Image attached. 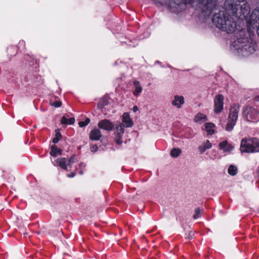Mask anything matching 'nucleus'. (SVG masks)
I'll return each instance as SVG.
<instances>
[{"label":"nucleus","instance_id":"nucleus-36","mask_svg":"<svg viewBox=\"0 0 259 259\" xmlns=\"http://www.w3.org/2000/svg\"><path fill=\"white\" fill-rule=\"evenodd\" d=\"M138 110V108L137 106H134L133 107V110L134 112H136Z\"/></svg>","mask_w":259,"mask_h":259},{"label":"nucleus","instance_id":"nucleus-8","mask_svg":"<svg viewBox=\"0 0 259 259\" xmlns=\"http://www.w3.org/2000/svg\"><path fill=\"white\" fill-rule=\"evenodd\" d=\"M169 7L175 12L182 11L186 7V0H169Z\"/></svg>","mask_w":259,"mask_h":259},{"label":"nucleus","instance_id":"nucleus-35","mask_svg":"<svg viewBox=\"0 0 259 259\" xmlns=\"http://www.w3.org/2000/svg\"><path fill=\"white\" fill-rule=\"evenodd\" d=\"M84 122H85V123L87 124V125H88L90 123V118H87L85 119V120L84 121Z\"/></svg>","mask_w":259,"mask_h":259},{"label":"nucleus","instance_id":"nucleus-7","mask_svg":"<svg viewBox=\"0 0 259 259\" xmlns=\"http://www.w3.org/2000/svg\"><path fill=\"white\" fill-rule=\"evenodd\" d=\"M229 17L224 11H220L214 15L212 21L216 27L220 29Z\"/></svg>","mask_w":259,"mask_h":259},{"label":"nucleus","instance_id":"nucleus-31","mask_svg":"<svg viewBox=\"0 0 259 259\" xmlns=\"http://www.w3.org/2000/svg\"><path fill=\"white\" fill-rule=\"evenodd\" d=\"M98 147L97 145H92L91 146V150L93 152H95L97 151Z\"/></svg>","mask_w":259,"mask_h":259},{"label":"nucleus","instance_id":"nucleus-12","mask_svg":"<svg viewBox=\"0 0 259 259\" xmlns=\"http://www.w3.org/2000/svg\"><path fill=\"white\" fill-rule=\"evenodd\" d=\"M98 125L100 128L107 131H111L114 127L113 123L110 120L106 119L100 120L98 122Z\"/></svg>","mask_w":259,"mask_h":259},{"label":"nucleus","instance_id":"nucleus-37","mask_svg":"<svg viewBox=\"0 0 259 259\" xmlns=\"http://www.w3.org/2000/svg\"><path fill=\"white\" fill-rule=\"evenodd\" d=\"M79 166H82V167H84V166H84V164H83V163H80L79 164Z\"/></svg>","mask_w":259,"mask_h":259},{"label":"nucleus","instance_id":"nucleus-32","mask_svg":"<svg viewBox=\"0 0 259 259\" xmlns=\"http://www.w3.org/2000/svg\"><path fill=\"white\" fill-rule=\"evenodd\" d=\"M254 102L256 106H259V96H256L254 98Z\"/></svg>","mask_w":259,"mask_h":259},{"label":"nucleus","instance_id":"nucleus-3","mask_svg":"<svg viewBox=\"0 0 259 259\" xmlns=\"http://www.w3.org/2000/svg\"><path fill=\"white\" fill-rule=\"evenodd\" d=\"M189 3L196 9L201 11V15L205 18L209 16L214 9L217 0H188Z\"/></svg>","mask_w":259,"mask_h":259},{"label":"nucleus","instance_id":"nucleus-18","mask_svg":"<svg viewBox=\"0 0 259 259\" xmlns=\"http://www.w3.org/2000/svg\"><path fill=\"white\" fill-rule=\"evenodd\" d=\"M56 163L54 164L55 165L57 164L60 166L61 168L66 170L67 164H66V159L64 157L58 158L55 160Z\"/></svg>","mask_w":259,"mask_h":259},{"label":"nucleus","instance_id":"nucleus-27","mask_svg":"<svg viewBox=\"0 0 259 259\" xmlns=\"http://www.w3.org/2000/svg\"><path fill=\"white\" fill-rule=\"evenodd\" d=\"M108 104V101L106 98H102L100 102L99 103L98 106L99 107L102 108L105 105Z\"/></svg>","mask_w":259,"mask_h":259},{"label":"nucleus","instance_id":"nucleus-26","mask_svg":"<svg viewBox=\"0 0 259 259\" xmlns=\"http://www.w3.org/2000/svg\"><path fill=\"white\" fill-rule=\"evenodd\" d=\"M181 153L179 148H173L170 151V155L173 157H178Z\"/></svg>","mask_w":259,"mask_h":259},{"label":"nucleus","instance_id":"nucleus-22","mask_svg":"<svg viewBox=\"0 0 259 259\" xmlns=\"http://www.w3.org/2000/svg\"><path fill=\"white\" fill-rule=\"evenodd\" d=\"M207 120V117L204 114L199 113L195 117L194 121L195 122H203Z\"/></svg>","mask_w":259,"mask_h":259},{"label":"nucleus","instance_id":"nucleus-16","mask_svg":"<svg viewBox=\"0 0 259 259\" xmlns=\"http://www.w3.org/2000/svg\"><path fill=\"white\" fill-rule=\"evenodd\" d=\"M219 146L220 149L223 150L224 152H229L234 148L233 146L229 144L227 141H224L221 142Z\"/></svg>","mask_w":259,"mask_h":259},{"label":"nucleus","instance_id":"nucleus-28","mask_svg":"<svg viewBox=\"0 0 259 259\" xmlns=\"http://www.w3.org/2000/svg\"><path fill=\"white\" fill-rule=\"evenodd\" d=\"M203 210H201L199 207H197L196 208L195 210V213L193 215V218L194 219H196L201 217V213L202 212Z\"/></svg>","mask_w":259,"mask_h":259},{"label":"nucleus","instance_id":"nucleus-2","mask_svg":"<svg viewBox=\"0 0 259 259\" xmlns=\"http://www.w3.org/2000/svg\"><path fill=\"white\" fill-rule=\"evenodd\" d=\"M224 7L227 11L230 12L235 17L240 20H245L247 26L249 24L250 15V7L245 0L233 2L232 0H226Z\"/></svg>","mask_w":259,"mask_h":259},{"label":"nucleus","instance_id":"nucleus-4","mask_svg":"<svg viewBox=\"0 0 259 259\" xmlns=\"http://www.w3.org/2000/svg\"><path fill=\"white\" fill-rule=\"evenodd\" d=\"M240 149L241 152H259V139L256 138L242 139Z\"/></svg>","mask_w":259,"mask_h":259},{"label":"nucleus","instance_id":"nucleus-10","mask_svg":"<svg viewBox=\"0 0 259 259\" xmlns=\"http://www.w3.org/2000/svg\"><path fill=\"white\" fill-rule=\"evenodd\" d=\"M224 107V96L219 94L215 96L214 99V111L215 113L219 114L223 110Z\"/></svg>","mask_w":259,"mask_h":259},{"label":"nucleus","instance_id":"nucleus-25","mask_svg":"<svg viewBox=\"0 0 259 259\" xmlns=\"http://www.w3.org/2000/svg\"><path fill=\"white\" fill-rule=\"evenodd\" d=\"M56 135H55V138H54L53 139V142L54 144L57 143L61 139L62 136L61 133H60V131L58 129H57L56 131Z\"/></svg>","mask_w":259,"mask_h":259},{"label":"nucleus","instance_id":"nucleus-20","mask_svg":"<svg viewBox=\"0 0 259 259\" xmlns=\"http://www.w3.org/2000/svg\"><path fill=\"white\" fill-rule=\"evenodd\" d=\"M62 150L58 148L56 145H53L51 146L50 155L53 157H55L57 154L61 155L62 154Z\"/></svg>","mask_w":259,"mask_h":259},{"label":"nucleus","instance_id":"nucleus-33","mask_svg":"<svg viewBox=\"0 0 259 259\" xmlns=\"http://www.w3.org/2000/svg\"><path fill=\"white\" fill-rule=\"evenodd\" d=\"M78 124L80 127H84L87 125V124L85 123V122L83 121L79 122Z\"/></svg>","mask_w":259,"mask_h":259},{"label":"nucleus","instance_id":"nucleus-19","mask_svg":"<svg viewBox=\"0 0 259 259\" xmlns=\"http://www.w3.org/2000/svg\"><path fill=\"white\" fill-rule=\"evenodd\" d=\"M205 128L206 131L209 135H212L214 133V126L215 125L214 123L209 122V123H205L204 124Z\"/></svg>","mask_w":259,"mask_h":259},{"label":"nucleus","instance_id":"nucleus-34","mask_svg":"<svg viewBox=\"0 0 259 259\" xmlns=\"http://www.w3.org/2000/svg\"><path fill=\"white\" fill-rule=\"evenodd\" d=\"M75 176V173L74 172H72L70 174H68L67 176L68 178H73Z\"/></svg>","mask_w":259,"mask_h":259},{"label":"nucleus","instance_id":"nucleus-21","mask_svg":"<svg viewBox=\"0 0 259 259\" xmlns=\"http://www.w3.org/2000/svg\"><path fill=\"white\" fill-rule=\"evenodd\" d=\"M134 85L135 87V91L134 94L136 96H138L142 91V88L141 87L139 81L135 80L134 82Z\"/></svg>","mask_w":259,"mask_h":259},{"label":"nucleus","instance_id":"nucleus-6","mask_svg":"<svg viewBox=\"0 0 259 259\" xmlns=\"http://www.w3.org/2000/svg\"><path fill=\"white\" fill-rule=\"evenodd\" d=\"M242 116L248 122H257L259 120V111L250 106H245L242 110Z\"/></svg>","mask_w":259,"mask_h":259},{"label":"nucleus","instance_id":"nucleus-24","mask_svg":"<svg viewBox=\"0 0 259 259\" xmlns=\"http://www.w3.org/2000/svg\"><path fill=\"white\" fill-rule=\"evenodd\" d=\"M228 172L230 175L234 176L237 174L238 169L236 166L231 165L228 168Z\"/></svg>","mask_w":259,"mask_h":259},{"label":"nucleus","instance_id":"nucleus-14","mask_svg":"<svg viewBox=\"0 0 259 259\" xmlns=\"http://www.w3.org/2000/svg\"><path fill=\"white\" fill-rule=\"evenodd\" d=\"M102 137V134L100 130L95 128L93 130L90 134V139L92 141H98Z\"/></svg>","mask_w":259,"mask_h":259},{"label":"nucleus","instance_id":"nucleus-30","mask_svg":"<svg viewBox=\"0 0 259 259\" xmlns=\"http://www.w3.org/2000/svg\"><path fill=\"white\" fill-rule=\"evenodd\" d=\"M75 162V155H72L69 159V162L68 163L67 165H70L72 163H73Z\"/></svg>","mask_w":259,"mask_h":259},{"label":"nucleus","instance_id":"nucleus-23","mask_svg":"<svg viewBox=\"0 0 259 259\" xmlns=\"http://www.w3.org/2000/svg\"><path fill=\"white\" fill-rule=\"evenodd\" d=\"M75 122V119L73 117L67 119L65 116H63L61 119V123L62 124H73Z\"/></svg>","mask_w":259,"mask_h":259},{"label":"nucleus","instance_id":"nucleus-13","mask_svg":"<svg viewBox=\"0 0 259 259\" xmlns=\"http://www.w3.org/2000/svg\"><path fill=\"white\" fill-rule=\"evenodd\" d=\"M122 123L123 126L130 127L133 125V122L130 118L129 113L125 112L122 115Z\"/></svg>","mask_w":259,"mask_h":259},{"label":"nucleus","instance_id":"nucleus-15","mask_svg":"<svg viewBox=\"0 0 259 259\" xmlns=\"http://www.w3.org/2000/svg\"><path fill=\"white\" fill-rule=\"evenodd\" d=\"M171 104L173 106L177 107L178 108H181L182 105L184 104V98L183 96L176 95L174 97V100L172 101Z\"/></svg>","mask_w":259,"mask_h":259},{"label":"nucleus","instance_id":"nucleus-29","mask_svg":"<svg viewBox=\"0 0 259 259\" xmlns=\"http://www.w3.org/2000/svg\"><path fill=\"white\" fill-rule=\"evenodd\" d=\"M50 104L55 107H59L61 106L62 103L60 101L52 102L51 101Z\"/></svg>","mask_w":259,"mask_h":259},{"label":"nucleus","instance_id":"nucleus-11","mask_svg":"<svg viewBox=\"0 0 259 259\" xmlns=\"http://www.w3.org/2000/svg\"><path fill=\"white\" fill-rule=\"evenodd\" d=\"M122 123H119L115 126V142L118 145H121L122 143V137L124 132V127Z\"/></svg>","mask_w":259,"mask_h":259},{"label":"nucleus","instance_id":"nucleus-5","mask_svg":"<svg viewBox=\"0 0 259 259\" xmlns=\"http://www.w3.org/2000/svg\"><path fill=\"white\" fill-rule=\"evenodd\" d=\"M239 111V105L235 104L231 107L227 124L224 127L226 131L231 132L233 130L238 119Z\"/></svg>","mask_w":259,"mask_h":259},{"label":"nucleus","instance_id":"nucleus-1","mask_svg":"<svg viewBox=\"0 0 259 259\" xmlns=\"http://www.w3.org/2000/svg\"><path fill=\"white\" fill-rule=\"evenodd\" d=\"M248 22L247 30H242L240 32L239 37L235 43L238 46V49L252 54L255 51L256 45L251 29L256 27V32L259 36V8L253 10Z\"/></svg>","mask_w":259,"mask_h":259},{"label":"nucleus","instance_id":"nucleus-38","mask_svg":"<svg viewBox=\"0 0 259 259\" xmlns=\"http://www.w3.org/2000/svg\"><path fill=\"white\" fill-rule=\"evenodd\" d=\"M79 174H80V175H82V174H83V171H82V170H81L79 171Z\"/></svg>","mask_w":259,"mask_h":259},{"label":"nucleus","instance_id":"nucleus-17","mask_svg":"<svg viewBox=\"0 0 259 259\" xmlns=\"http://www.w3.org/2000/svg\"><path fill=\"white\" fill-rule=\"evenodd\" d=\"M212 145L209 140H206L198 147V150L200 153H204L206 150L211 148Z\"/></svg>","mask_w":259,"mask_h":259},{"label":"nucleus","instance_id":"nucleus-9","mask_svg":"<svg viewBox=\"0 0 259 259\" xmlns=\"http://www.w3.org/2000/svg\"><path fill=\"white\" fill-rule=\"evenodd\" d=\"M236 28V23L234 21L232 17H229L227 19L226 22L223 24L222 27H221L220 29L227 33H232L235 31Z\"/></svg>","mask_w":259,"mask_h":259}]
</instances>
